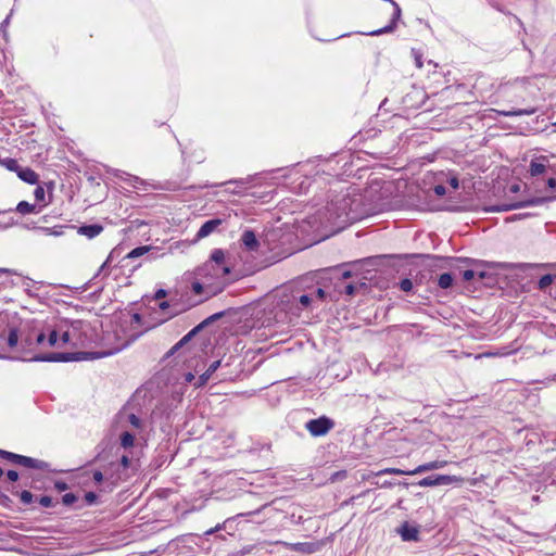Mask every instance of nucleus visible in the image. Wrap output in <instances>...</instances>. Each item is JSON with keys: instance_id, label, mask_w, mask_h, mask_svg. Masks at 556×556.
Instances as JSON below:
<instances>
[{"instance_id": "obj_32", "label": "nucleus", "mask_w": 556, "mask_h": 556, "mask_svg": "<svg viewBox=\"0 0 556 556\" xmlns=\"http://www.w3.org/2000/svg\"><path fill=\"white\" fill-rule=\"evenodd\" d=\"M309 293L314 296V302L324 301L326 298V292L321 288L314 289Z\"/></svg>"}, {"instance_id": "obj_36", "label": "nucleus", "mask_w": 556, "mask_h": 556, "mask_svg": "<svg viewBox=\"0 0 556 556\" xmlns=\"http://www.w3.org/2000/svg\"><path fill=\"white\" fill-rule=\"evenodd\" d=\"M363 287H365V283H361L359 286L349 283L344 287V293L348 295H354L357 292V289Z\"/></svg>"}, {"instance_id": "obj_6", "label": "nucleus", "mask_w": 556, "mask_h": 556, "mask_svg": "<svg viewBox=\"0 0 556 556\" xmlns=\"http://www.w3.org/2000/svg\"><path fill=\"white\" fill-rule=\"evenodd\" d=\"M147 255V258L149 261H154L157 258H161L166 255V252L159 247H152V245H142L132 249L127 255V258H137L140 256Z\"/></svg>"}, {"instance_id": "obj_14", "label": "nucleus", "mask_w": 556, "mask_h": 556, "mask_svg": "<svg viewBox=\"0 0 556 556\" xmlns=\"http://www.w3.org/2000/svg\"><path fill=\"white\" fill-rule=\"evenodd\" d=\"M46 331H47V345L50 348H61L59 332L60 330L56 327L46 321Z\"/></svg>"}, {"instance_id": "obj_53", "label": "nucleus", "mask_w": 556, "mask_h": 556, "mask_svg": "<svg viewBox=\"0 0 556 556\" xmlns=\"http://www.w3.org/2000/svg\"><path fill=\"white\" fill-rule=\"evenodd\" d=\"M121 465L123 466V468H128L129 465H130V459L128 456L126 455H123L122 458H121Z\"/></svg>"}, {"instance_id": "obj_2", "label": "nucleus", "mask_w": 556, "mask_h": 556, "mask_svg": "<svg viewBox=\"0 0 556 556\" xmlns=\"http://www.w3.org/2000/svg\"><path fill=\"white\" fill-rule=\"evenodd\" d=\"M214 263H204L192 273V276L199 277L202 281L212 285L216 289V294L222 292L225 288V279L229 273L228 267H214Z\"/></svg>"}, {"instance_id": "obj_22", "label": "nucleus", "mask_w": 556, "mask_h": 556, "mask_svg": "<svg viewBox=\"0 0 556 556\" xmlns=\"http://www.w3.org/2000/svg\"><path fill=\"white\" fill-rule=\"evenodd\" d=\"M500 115L513 117L522 115H532L535 113V109H522V110H509V111H497Z\"/></svg>"}, {"instance_id": "obj_19", "label": "nucleus", "mask_w": 556, "mask_h": 556, "mask_svg": "<svg viewBox=\"0 0 556 556\" xmlns=\"http://www.w3.org/2000/svg\"><path fill=\"white\" fill-rule=\"evenodd\" d=\"M17 176L27 184L34 185L38 181V175L30 168H20Z\"/></svg>"}, {"instance_id": "obj_20", "label": "nucleus", "mask_w": 556, "mask_h": 556, "mask_svg": "<svg viewBox=\"0 0 556 556\" xmlns=\"http://www.w3.org/2000/svg\"><path fill=\"white\" fill-rule=\"evenodd\" d=\"M40 208H37L35 204H30L27 201H21L16 207L15 211L20 214L26 215V214H37L40 212Z\"/></svg>"}, {"instance_id": "obj_54", "label": "nucleus", "mask_w": 556, "mask_h": 556, "mask_svg": "<svg viewBox=\"0 0 556 556\" xmlns=\"http://www.w3.org/2000/svg\"><path fill=\"white\" fill-rule=\"evenodd\" d=\"M448 181L453 189H457L459 187L458 179L456 177H451Z\"/></svg>"}, {"instance_id": "obj_50", "label": "nucleus", "mask_w": 556, "mask_h": 556, "mask_svg": "<svg viewBox=\"0 0 556 556\" xmlns=\"http://www.w3.org/2000/svg\"><path fill=\"white\" fill-rule=\"evenodd\" d=\"M54 486L58 491L62 492V491H65L68 486H67V483L64 482V481H56L54 483Z\"/></svg>"}, {"instance_id": "obj_59", "label": "nucleus", "mask_w": 556, "mask_h": 556, "mask_svg": "<svg viewBox=\"0 0 556 556\" xmlns=\"http://www.w3.org/2000/svg\"><path fill=\"white\" fill-rule=\"evenodd\" d=\"M193 379H194L193 374L188 372V374L186 375V381H187V382H191Z\"/></svg>"}, {"instance_id": "obj_42", "label": "nucleus", "mask_w": 556, "mask_h": 556, "mask_svg": "<svg viewBox=\"0 0 556 556\" xmlns=\"http://www.w3.org/2000/svg\"><path fill=\"white\" fill-rule=\"evenodd\" d=\"M39 504L42 506V507H51L52 506V498L50 496H41L39 498Z\"/></svg>"}, {"instance_id": "obj_8", "label": "nucleus", "mask_w": 556, "mask_h": 556, "mask_svg": "<svg viewBox=\"0 0 556 556\" xmlns=\"http://www.w3.org/2000/svg\"><path fill=\"white\" fill-rule=\"evenodd\" d=\"M191 290L197 295H204V299H208L216 295V287L212 288L211 283L202 281L199 277L192 276Z\"/></svg>"}, {"instance_id": "obj_47", "label": "nucleus", "mask_w": 556, "mask_h": 556, "mask_svg": "<svg viewBox=\"0 0 556 556\" xmlns=\"http://www.w3.org/2000/svg\"><path fill=\"white\" fill-rule=\"evenodd\" d=\"M225 528V522L224 523H218L216 527L205 531V535H212L213 533L222 530Z\"/></svg>"}, {"instance_id": "obj_60", "label": "nucleus", "mask_w": 556, "mask_h": 556, "mask_svg": "<svg viewBox=\"0 0 556 556\" xmlns=\"http://www.w3.org/2000/svg\"><path fill=\"white\" fill-rule=\"evenodd\" d=\"M222 315H223L222 313L214 314L207 320H215V319L219 318Z\"/></svg>"}, {"instance_id": "obj_44", "label": "nucleus", "mask_w": 556, "mask_h": 556, "mask_svg": "<svg viewBox=\"0 0 556 556\" xmlns=\"http://www.w3.org/2000/svg\"><path fill=\"white\" fill-rule=\"evenodd\" d=\"M433 191L438 197H443L446 193V188L443 185H437Z\"/></svg>"}, {"instance_id": "obj_40", "label": "nucleus", "mask_w": 556, "mask_h": 556, "mask_svg": "<svg viewBox=\"0 0 556 556\" xmlns=\"http://www.w3.org/2000/svg\"><path fill=\"white\" fill-rule=\"evenodd\" d=\"M59 337H60L61 346H64L72 342L68 331H62L61 333L59 332Z\"/></svg>"}, {"instance_id": "obj_21", "label": "nucleus", "mask_w": 556, "mask_h": 556, "mask_svg": "<svg viewBox=\"0 0 556 556\" xmlns=\"http://www.w3.org/2000/svg\"><path fill=\"white\" fill-rule=\"evenodd\" d=\"M205 263H214V267H227L225 265V254L224 251L220 249H215L212 251L210 260Z\"/></svg>"}, {"instance_id": "obj_4", "label": "nucleus", "mask_w": 556, "mask_h": 556, "mask_svg": "<svg viewBox=\"0 0 556 556\" xmlns=\"http://www.w3.org/2000/svg\"><path fill=\"white\" fill-rule=\"evenodd\" d=\"M315 303L314 296L311 293L300 294L293 293L287 300L281 299V306L288 311L292 316H300L301 312L311 307Z\"/></svg>"}, {"instance_id": "obj_25", "label": "nucleus", "mask_w": 556, "mask_h": 556, "mask_svg": "<svg viewBox=\"0 0 556 556\" xmlns=\"http://www.w3.org/2000/svg\"><path fill=\"white\" fill-rule=\"evenodd\" d=\"M0 164L11 172L17 173V170L20 169L17 161L11 157L0 159Z\"/></svg>"}, {"instance_id": "obj_30", "label": "nucleus", "mask_w": 556, "mask_h": 556, "mask_svg": "<svg viewBox=\"0 0 556 556\" xmlns=\"http://www.w3.org/2000/svg\"><path fill=\"white\" fill-rule=\"evenodd\" d=\"M421 488H428V486H437L438 485V478L437 476H429L418 481L417 483Z\"/></svg>"}, {"instance_id": "obj_43", "label": "nucleus", "mask_w": 556, "mask_h": 556, "mask_svg": "<svg viewBox=\"0 0 556 556\" xmlns=\"http://www.w3.org/2000/svg\"><path fill=\"white\" fill-rule=\"evenodd\" d=\"M127 176H128L127 181H129V184L131 186H134L135 188H137L139 184H143V181L139 177H137V176H131V175H128V174H127Z\"/></svg>"}, {"instance_id": "obj_12", "label": "nucleus", "mask_w": 556, "mask_h": 556, "mask_svg": "<svg viewBox=\"0 0 556 556\" xmlns=\"http://www.w3.org/2000/svg\"><path fill=\"white\" fill-rule=\"evenodd\" d=\"M446 465H447L446 460H433V462L425 463L422 465L417 466L415 469L409 470V473H412L413 476L419 475L422 472L441 469V468L445 467Z\"/></svg>"}, {"instance_id": "obj_39", "label": "nucleus", "mask_w": 556, "mask_h": 556, "mask_svg": "<svg viewBox=\"0 0 556 556\" xmlns=\"http://www.w3.org/2000/svg\"><path fill=\"white\" fill-rule=\"evenodd\" d=\"M400 288L404 292H409L413 289L412 280L408 278L402 279L400 282Z\"/></svg>"}, {"instance_id": "obj_13", "label": "nucleus", "mask_w": 556, "mask_h": 556, "mask_svg": "<svg viewBox=\"0 0 556 556\" xmlns=\"http://www.w3.org/2000/svg\"><path fill=\"white\" fill-rule=\"evenodd\" d=\"M222 224V219L214 218L205 222L197 232V239H203L207 236H210L213 231L217 229V227Z\"/></svg>"}, {"instance_id": "obj_37", "label": "nucleus", "mask_w": 556, "mask_h": 556, "mask_svg": "<svg viewBox=\"0 0 556 556\" xmlns=\"http://www.w3.org/2000/svg\"><path fill=\"white\" fill-rule=\"evenodd\" d=\"M76 501L77 496L74 493H66L62 497V502L66 506L73 505Z\"/></svg>"}, {"instance_id": "obj_52", "label": "nucleus", "mask_w": 556, "mask_h": 556, "mask_svg": "<svg viewBox=\"0 0 556 556\" xmlns=\"http://www.w3.org/2000/svg\"><path fill=\"white\" fill-rule=\"evenodd\" d=\"M11 15L12 13H10L4 20L3 22L0 24V30H5V28L9 26L10 24V18H11Z\"/></svg>"}, {"instance_id": "obj_27", "label": "nucleus", "mask_w": 556, "mask_h": 556, "mask_svg": "<svg viewBox=\"0 0 556 556\" xmlns=\"http://www.w3.org/2000/svg\"><path fill=\"white\" fill-rule=\"evenodd\" d=\"M377 476H381V475H407V476H413L412 473H409V470H402V469H399V468H384V469H381L379 470L377 473Z\"/></svg>"}, {"instance_id": "obj_1", "label": "nucleus", "mask_w": 556, "mask_h": 556, "mask_svg": "<svg viewBox=\"0 0 556 556\" xmlns=\"http://www.w3.org/2000/svg\"><path fill=\"white\" fill-rule=\"evenodd\" d=\"M34 319L25 324L21 329L11 324L7 315H0V340L9 351H16L20 356H9L0 353V359L23 361V362H68L74 359L68 353L34 354Z\"/></svg>"}, {"instance_id": "obj_15", "label": "nucleus", "mask_w": 556, "mask_h": 556, "mask_svg": "<svg viewBox=\"0 0 556 556\" xmlns=\"http://www.w3.org/2000/svg\"><path fill=\"white\" fill-rule=\"evenodd\" d=\"M241 242L244 245V248L249 251H256L258 248V241L256 239L254 231L249 229L243 231L241 236Z\"/></svg>"}, {"instance_id": "obj_29", "label": "nucleus", "mask_w": 556, "mask_h": 556, "mask_svg": "<svg viewBox=\"0 0 556 556\" xmlns=\"http://www.w3.org/2000/svg\"><path fill=\"white\" fill-rule=\"evenodd\" d=\"M554 279L555 277L551 274L543 275L539 280V288L545 290L553 283Z\"/></svg>"}, {"instance_id": "obj_46", "label": "nucleus", "mask_w": 556, "mask_h": 556, "mask_svg": "<svg viewBox=\"0 0 556 556\" xmlns=\"http://www.w3.org/2000/svg\"><path fill=\"white\" fill-rule=\"evenodd\" d=\"M14 225H16V222L13 218H10L7 223L0 222V230L8 229Z\"/></svg>"}, {"instance_id": "obj_64", "label": "nucleus", "mask_w": 556, "mask_h": 556, "mask_svg": "<svg viewBox=\"0 0 556 556\" xmlns=\"http://www.w3.org/2000/svg\"><path fill=\"white\" fill-rule=\"evenodd\" d=\"M160 307H161L162 309H165L166 307H168V303H167V302H162V303L160 304Z\"/></svg>"}, {"instance_id": "obj_56", "label": "nucleus", "mask_w": 556, "mask_h": 556, "mask_svg": "<svg viewBox=\"0 0 556 556\" xmlns=\"http://www.w3.org/2000/svg\"><path fill=\"white\" fill-rule=\"evenodd\" d=\"M165 295H166V292L163 289L157 290L156 293H155V298L156 299L164 298Z\"/></svg>"}, {"instance_id": "obj_24", "label": "nucleus", "mask_w": 556, "mask_h": 556, "mask_svg": "<svg viewBox=\"0 0 556 556\" xmlns=\"http://www.w3.org/2000/svg\"><path fill=\"white\" fill-rule=\"evenodd\" d=\"M121 445L124 447V448H128V447H131L134 445V441H135V435L128 431H124L122 434H121Z\"/></svg>"}, {"instance_id": "obj_61", "label": "nucleus", "mask_w": 556, "mask_h": 556, "mask_svg": "<svg viewBox=\"0 0 556 556\" xmlns=\"http://www.w3.org/2000/svg\"><path fill=\"white\" fill-rule=\"evenodd\" d=\"M178 242H176L174 245L169 247L168 253H173L174 249L178 248Z\"/></svg>"}, {"instance_id": "obj_11", "label": "nucleus", "mask_w": 556, "mask_h": 556, "mask_svg": "<svg viewBox=\"0 0 556 556\" xmlns=\"http://www.w3.org/2000/svg\"><path fill=\"white\" fill-rule=\"evenodd\" d=\"M16 464L26 468L38 470H45L48 468V464L46 462L24 455H18Z\"/></svg>"}, {"instance_id": "obj_9", "label": "nucleus", "mask_w": 556, "mask_h": 556, "mask_svg": "<svg viewBox=\"0 0 556 556\" xmlns=\"http://www.w3.org/2000/svg\"><path fill=\"white\" fill-rule=\"evenodd\" d=\"M35 349L47 344L46 321L34 319Z\"/></svg>"}, {"instance_id": "obj_55", "label": "nucleus", "mask_w": 556, "mask_h": 556, "mask_svg": "<svg viewBox=\"0 0 556 556\" xmlns=\"http://www.w3.org/2000/svg\"><path fill=\"white\" fill-rule=\"evenodd\" d=\"M547 186L549 189H554L556 187V179L555 178H549L547 180Z\"/></svg>"}, {"instance_id": "obj_7", "label": "nucleus", "mask_w": 556, "mask_h": 556, "mask_svg": "<svg viewBox=\"0 0 556 556\" xmlns=\"http://www.w3.org/2000/svg\"><path fill=\"white\" fill-rule=\"evenodd\" d=\"M276 544H281L288 549L299 552L302 554H313L320 549L321 543L319 542H298L289 543L285 541H277Z\"/></svg>"}, {"instance_id": "obj_63", "label": "nucleus", "mask_w": 556, "mask_h": 556, "mask_svg": "<svg viewBox=\"0 0 556 556\" xmlns=\"http://www.w3.org/2000/svg\"><path fill=\"white\" fill-rule=\"evenodd\" d=\"M40 230L45 231L46 233H52L50 228L47 227H40Z\"/></svg>"}, {"instance_id": "obj_16", "label": "nucleus", "mask_w": 556, "mask_h": 556, "mask_svg": "<svg viewBox=\"0 0 556 556\" xmlns=\"http://www.w3.org/2000/svg\"><path fill=\"white\" fill-rule=\"evenodd\" d=\"M220 366V361L213 362L208 368L199 377L198 381L195 382L197 387H201L207 382V380L211 378V376L217 370V368Z\"/></svg>"}, {"instance_id": "obj_31", "label": "nucleus", "mask_w": 556, "mask_h": 556, "mask_svg": "<svg viewBox=\"0 0 556 556\" xmlns=\"http://www.w3.org/2000/svg\"><path fill=\"white\" fill-rule=\"evenodd\" d=\"M127 419H128V422L130 424V426L135 429H140L141 426H142V421L141 419L136 416L135 414H129L127 416Z\"/></svg>"}, {"instance_id": "obj_38", "label": "nucleus", "mask_w": 556, "mask_h": 556, "mask_svg": "<svg viewBox=\"0 0 556 556\" xmlns=\"http://www.w3.org/2000/svg\"><path fill=\"white\" fill-rule=\"evenodd\" d=\"M20 498L24 505H29L33 502V494L29 491H23L20 494Z\"/></svg>"}, {"instance_id": "obj_3", "label": "nucleus", "mask_w": 556, "mask_h": 556, "mask_svg": "<svg viewBox=\"0 0 556 556\" xmlns=\"http://www.w3.org/2000/svg\"><path fill=\"white\" fill-rule=\"evenodd\" d=\"M352 202L349 193L337 195L326 207L328 214L326 220L328 223H334L338 219H342V222L354 219L355 215H351Z\"/></svg>"}, {"instance_id": "obj_23", "label": "nucleus", "mask_w": 556, "mask_h": 556, "mask_svg": "<svg viewBox=\"0 0 556 556\" xmlns=\"http://www.w3.org/2000/svg\"><path fill=\"white\" fill-rule=\"evenodd\" d=\"M437 478H438V485L462 483L464 481V479L462 477H457V476L439 475V476H437Z\"/></svg>"}, {"instance_id": "obj_26", "label": "nucleus", "mask_w": 556, "mask_h": 556, "mask_svg": "<svg viewBox=\"0 0 556 556\" xmlns=\"http://www.w3.org/2000/svg\"><path fill=\"white\" fill-rule=\"evenodd\" d=\"M438 285L442 289L450 288L453 285V277H452V275L448 274V273H444V274L440 275V277L438 279Z\"/></svg>"}, {"instance_id": "obj_58", "label": "nucleus", "mask_w": 556, "mask_h": 556, "mask_svg": "<svg viewBox=\"0 0 556 556\" xmlns=\"http://www.w3.org/2000/svg\"><path fill=\"white\" fill-rule=\"evenodd\" d=\"M351 277V271L350 270H344L341 273V278L342 279H348Z\"/></svg>"}, {"instance_id": "obj_18", "label": "nucleus", "mask_w": 556, "mask_h": 556, "mask_svg": "<svg viewBox=\"0 0 556 556\" xmlns=\"http://www.w3.org/2000/svg\"><path fill=\"white\" fill-rule=\"evenodd\" d=\"M103 230V227L101 225H87V226H81L78 230V232L80 235H84L86 236L87 238L89 239H92L94 237H97L98 235H100Z\"/></svg>"}, {"instance_id": "obj_51", "label": "nucleus", "mask_w": 556, "mask_h": 556, "mask_svg": "<svg viewBox=\"0 0 556 556\" xmlns=\"http://www.w3.org/2000/svg\"><path fill=\"white\" fill-rule=\"evenodd\" d=\"M7 477L10 481H16L18 479V473L15 470H9L7 472Z\"/></svg>"}, {"instance_id": "obj_5", "label": "nucleus", "mask_w": 556, "mask_h": 556, "mask_svg": "<svg viewBox=\"0 0 556 556\" xmlns=\"http://www.w3.org/2000/svg\"><path fill=\"white\" fill-rule=\"evenodd\" d=\"M334 427V421L327 416L311 419L305 424V429L313 437H324Z\"/></svg>"}, {"instance_id": "obj_57", "label": "nucleus", "mask_w": 556, "mask_h": 556, "mask_svg": "<svg viewBox=\"0 0 556 556\" xmlns=\"http://www.w3.org/2000/svg\"><path fill=\"white\" fill-rule=\"evenodd\" d=\"M415 61H416V65L418 67H422V61H421V56L420 55L416 54L415 55Z\"/></svg>"}, {"instance_id": "obj_34", "label": "nucleus", "mask_w": 556, "mask_h": 556, "mask_svg": "<svg viewBox=\"0 0 556 556\" xmlns=\"http://www.w3.org/2000/svg\"><path fill=\"white\" fill-rule=\"evenodd\" d=\"M18 455L20 454H15V453H12V452L0 450V457L5 458V459H8L10 462H13L14 464H16Z\"/></svg>"}, {"instance_id": "obj_10", "label": "nucleus", "mask_w": 556, "mask_h": 556, "mask_svg": "<svg viewBox=\"0 0 556 556\" xmlns=\"http://www.w3.org/2000/svg\"><path fill=\"white\" fill-rule=\"evenodd\" d=\"M547 162H548V160L544 155H540V156L533 159L529 165L530 175L532 177H535V176H540V175L544 174L546 172Z\"/></svg>"}, {"instance_id": "obj_48", "label": "nucleus", "mask_w": 556, "mask_h": 556, "mask_svg": "<svg viewBox=\"0 0 556 556\" xmlns=\"http://www.w3.org/2000/svg\"><path fill=\"white\" fill-rule=\"evenodd\" d=\"M92 478L96 483H101L104 477L100 470H96L92 475Z\"/></svg>"}, {"instance_id": "obj_45", "label": "nucleus", "mask_w": 556, "mask_h": 556, "mask_svg": "<svg viewBox=\"0 0 556 556\" xmlns=\"http://www.w3.org/2000/svg\"><path fill=\"white\" fill-rule=\"evenodd\" d=\"M473 277H475V271L472 269H466L463 271L464 280L469 281V280L473 279Z\"/></svg>"}, {"instance_id": "obj_35", "label": "nucleus", "mask_w": 556, "mask_h": 556, "mask_svg": "<svg viewBox=\"0 0 556 556\" xmlns=\"http://www.w3.org/2000/svg\"><path fill=\"white\" fill-rule=\"evenodd\" d=\"M114 252H115V251L113 250V251L109 254V256L106 257L105 262L101 265V267H100V269H99V271H98V274H97V275H100V274H102V273H104V276H106V275H108L106 267L109 266V264H111V263H112V261H113V256H114Z\"/></svg>"}, {"instance_id": "obj_28", "label": "nucleus", "mask_w": 556, "mask_h": 556, "mask_svg": "<svg viewBox=\"0 0 556 556\" xmlns=\"http://www.w3.org/2000/svg\"><path fill=\"white\" fill-rule=\"evenodd\" d=\"M201 327L198 326L197 328L192 329L190 332H188L178 343H176L173 348H172V353H174L175 351H177L178 349H180L185 343H187L191 338L192 336L198 331V329Z\"/></svg>"}, {"instance_id": "obj_49", "label": "nucleus", "mask_w": 556, "mask_h": 556, "mask_svg": "<svg viewBox=\"0 0 556 556\" xmlns=\"http://www.w3.org/2000/svg\"><path fill=\"white\" fill-rule=\"evenodd\" d=\"M141 320H142L141 315L138 313H135L131 315L130 324L131 325H141Z\"/></svg>"}, {"instance_id": "obj_17", "label": "nucleus", "mask_w": 556, "mask_h": 556, "mask_svg": "<svg viewBox=\"0 0 556 556\" xmlns=\"http://www.w3.org/2000/svg\"><path fill=\"white\" fill-rule=\"evenodd\" d=\"M399 532L403 541H416L418 539V530L407 523L403 525Z\"/></svg>"}, {"instance_id": "obj_33", "label": "nucleus", "mask_w": 556, "mask_h": 556, "mask_svg": "<svg viewBox=\"0 0 556 556\" xmlns=\"http://www.w3.org/2000/svg\"><path fill=\"white\" fill-rule=\"evenodd\" d=\"M34 197H35L37 202H45V200H46V191H45L43 187L37 186L35 191H34Z\"/></svg>"}, {"instance_id": "obj_62", "label": "nucleus", "mask_w": 556, "mask_h": 556, "mask_svg": "<svg viewBox=\"0 0 556 556\" xmlns=\"http://www.w3.org/2000/svg\"><path fill=\"white\" fill-rule=\"evenodd\" d=\"M392 485H393V483L390 481H386L384 483H382L383 488H391Z\"/></svg>"}, {"instance_id": "obj_41", "label": "nucleus", "mask_w": 556, "mask_h": 556, "mask_svg": "<svg viewBox=\"0 0 556 556\" xmlns=\"http://www.w3.org/2000/svg\"><path fill=\"white\" fill-rule=\"evenodd\" d=\"M85 501H86V503H87V504H89V505L94 504V503H96V501H97V494H96V493H93V492H87V493L85 494Z\"/></svg>"}]
</instances>
